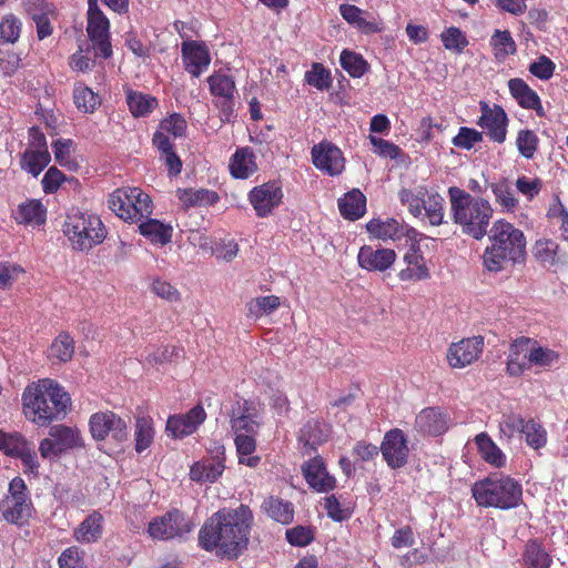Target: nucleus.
<instances>
[{
  "instance_id": "f257e3e1",
  "label": "nucleus",
  "mask_w": 568,
  "mask_h": 568,
  "mask_svg": "<svg viewBox=\"0 0 568 568\" xmlns=\"http://www.w3.org/2000/svg\"><path fill=\"white\" fill-rule=\"evenodd\" d=\"M253 515L248 506L214 513L199 531V544L227 559H236L247 548Z\"/></svg>"
},
{
  "instance_id": "0eeeda50",
  "label": "nucleus",
  "mask_w": 568,
  "mask_h": 568,
  "mask_svg": "<svg viewBox=\"0 0 568 568\" xmlns=\"http://www.w3.org/2000/svg\"><path fill=\"white\" fill-rule=\"evenodd\" d=\"M63 232L72 247L78 251H89L106 237V230L100 217L79 210H71L67 214Z\"/></svg>"
},
{
  "instance_id": "a18cd8bd",
  "label": "nucleus",
  "mask_w": 568,
  "mask_h": 568,
  "mask_svg": "<svg viewBox=\"0 0 568 568\" xmlns=\"http://www.w3.org/2000/svg\"><path fill=\"white\" fill-rule=\"evenodd\" d=\"M495 201L501 206L504 211L513 212L517 205L518 200L515 197L511 184L508 180L503 179L496 183L490 184Z\"/></svg>"
},
{
  "instance_id": "4d7b16f0",
  "label": "nucleus",
  "mask_w": 568,
  "mask_h": 568,
  "mask_svg": "<svg viewBox=\"0 0 568 568\" xmlns=\"http://www.w3.org/2000/svg\"><path fill=\"white\" fill-rule=\"evenodd\" d=\"M539 144L537 134L529 129L519 130L516 138V146L521 156L532 159Z\"/></svg>"
},
{
  "instance_id": "2f4dec72",
  "label": "nucleus",
  "mask_w": 568,
  "mask_h": 568,
  "mask_svg": "<svg viewBox=\"0 0 568 568\" xmlns=\"http://www.w3.org/2000/svg\"><path fill=\"white\" fill-rule=\"evenodd\" d=\"M47 210L38 200H28L18 205L13 219L19 224L41 225L45 222Z\"/></svg>"
},
{
  "instance_id": "774afa93",
  "label": "nucleus",
  "mask_w": 568,
  "mask_h": 568,
  "mask_svg": "<svg viewBox=\"0 0 568 568\" xmlns=\"http://www.w3.org/2000/svg\"><path fill=\"white\" fill-rule=\"evenodd\" d=\"M369 141L373 145L374 153L379 156L396 159L399 154V148L387 140L369 135Z\"/></svg>"
},
{
  "instance_id": "4be33fe9",
  "label": "nucleus",
  "mask_w": 568,
  "mask_h": 568,
  "mask_svg": "<svg viewBox=\"0 0 568 568\" xmlns=\"http://www.w3.org/2000/svg\"><path fill=\"white\" fill-rule=\"evenodd\" d=\"M205 417L204 408L201 405H196L185 415L169 417L166 430L175 438L191 435L205 420Z\"/></svg>"
},
{
  "instance_id": "a878e982",
  "label": "nucleus",
  "mask_w": 568,
  "mask_h": 568,
  "mask_svg": "<svg viewBox=\"0 0 568 568\" xmlns=\"http://www.w3.org/2000/svg\"><path fill=\"white\" fill-rule=\"evenodd\" d=\"M508 89L521 108L536 111L538 116H545L546 113L538 94L523 79H510Z\"/></svg>"
},
{
  "instance_id": "dca6fc26",
  "label": "nucleus",
  "mask_w": 568,
  "mask_h": 568,
  "mask_svg": "<svg viewBox=\"0 0 568 568\" xmlns=\"http://www.w3.org/2000/svg\"><path fill=\"white\" fill-rule=\"evenodd\" d=\"M282 197V189L276 182H267L255 186L248 193L250 203L260 217L271 214L280 205Z\"/></svg>"
},
{
  "instance_id": "864d4df0",
  "label": "nucleus",
  "mask_w": 568,
  "mask_h": 568,
  "mask_svg": "<svg viewBox=\"0 0 568 568\" xmlns=\"http://www.w3.org/2000/svg\"><path fill=\"white\" fill-rule=\"evenodd\" d=\"M73 99L77 108L84 113H92L101 103L98 94L82 84L74 88Z\"/></svg>"
},
{
  "instance_id": "6e6552de",
  "label": "nucleus",
  "mask_w": 568,
  "mask_h": 568,
  "mask_svg": "<svg viewBox=\"0 0 568 568\" xmlns=\"http://www.w3.org/2000/svg\"><path fill=\"white\" fill-rule=\"evenodd\" d=\"M109 207L123 221L136 222L152 214L150 196L139 187H122L110 194Z\"/></svg>"
},
{
  "instance_id": "a211bd4d",
  "label": "nucleus",
  "mask_w": 568,
  "mask_h": 568,
  "mask_svg": "<svg viewBox=\"0 0 568 568\" xmlns=\"http://www.w3.org/2000/svg\"><path fill=\"white\" fill-rule=\"evenodd\" d=\"M484 337L474 336L449 346L447 359L452 367L463 368L478 359L483 352Z\"/></svg>"
},
{
  "instance_id": "13d9d810",
  "label": "nucleus",
  "mask_w": 568,
  "mask_h": 568,
  "mask_svg": "<svg viewBox=\"0 0 568 568\" xmlns=\"http://www.w3.org/2000/svg\"><path fill=\"white\" fill-rule=\"evenodd\" d=\"M440 40L445 49L455 53H462L468 45L466 36L456 27H450L444 30L440 34Z\"/></svg>"
},
{
  "instance_id": "9d476101",
  "label": "nucleus",
  "mask_w": 568,
  "mask_h": 568,
  "mask_svg": "<svg viewBox=\"0 0 568 568\" xmlns=\"http://www.w3.org/2000/svg\"><path fill=\"white\" fill-rule=\"evenodd\" d=\"M195 524L179 509H172L162 516L153 518L148 527V532L153 539L169 540L183 538L191 532Z\"/></svg>"
},
{
  "instance_id": "1a4fd4ad",
  "label": "nucleus",
  "mask_w": 568,
  "mask_h": 568,
  "mask_svg": "<svg viewBox=\"0 0 568 568\" xmlns=\"http://www.w3.org/2000/svg\"><path fill=\"white\" fill-rule=\"evenodd\" d=\"M87 32L95 54L103 59L112 57V45L110 41V21L102 12L98 0H88Z\"/></svg>"
},
{
  "instance_id": "b1692460",
  "label": "nucleus",
  "mask_w": 568,
  "mask_h": 568,
  "mask_svg": "<svg viewBox=\"0 0 568 568\" xmlns=\"http://www.w3.org/2000/svg\"><path fill=\"white\" fill-rule=\"evenodd\" d=\"M406 267L398 273L400 281L417 282L429 278L430 274L425 258L415 244L404 255Z\"/></svg>"
},
{
  "instance_id": "09e8293b",
  "label": "nucleus",
  "mask_w": 568,
  "mask_h": 568,
  "mask_svg": "<svg viewBox=\"0 0 568 568\" xmlns=\"http://www.w3.org/2000/svg\"><path fill=\"white\" fill-rule=\"evenodd\" d=\"M490 44L494 49L495 58L498 60H505L517 50L516 43L508 30H495Z\"/></svg>"
},
{
  "instance_id": "603ef678",
  "label": "nucleus",
  "mask_w": 568,
  "mask_h": 568,
  "mask_svg": "<svg viewBox=\"0 0 568 568\" xmlns=\"http://www.w3.org/2000/svg\"><path fill=\"white\" fill-rule=\"evenodd\" d=\"M21 30V20L12 13L6 14L0 22V43H16L20 38Z\"/></svg>"
},
{
  "instance_id": "58836bf2",
  "label": "nucleus",
  "mask_w": 568,
  "mask_h": 568,
  "mask_svg": "<svg viewBox=\"0 0 568 568\" xmlns=\"http://www.w3.org/2000/svg\"><path fill=\"white\" fill-rule=\"evenodd\" d=\"M475 444L485 462L496 467L505 465V455L486 433L478 434L475 437Z\"/></svg>"
},
{
  "instance_id": "c03bdc74",
  "label": "nucleus",
  "mask_w": 568,
  "mask_h": 568,
  "mask_svg": "<svg viewBox=\"0 0 568 568\" xmlns=\"http://www.w3.org/2000/svg\"><path fill=\"white\" fill-rule=\"evenodd\" d=\"M126 103L129 105L130 112L135 118L146 116L158 105L155 98L134 91L128 92Z\"/></svg>"
},
{
  "instance_id": "39448f33",
  "label": "nucleus",
  "mask_w": 568,
  "mask_h": 568,
  "mask_svg": "<svg viewBox=\"0 0 568 568\" xmlns=\"http://www.w3.org/2000/svg\"><path fill=\"white\" fill-rule=\"evenodd\" d=\"M471 494L480 507L511 509L521 500V486L508 476H490L476 481Z\"/></svg>"
},
{
  "instance_id": "6ab92c4d",
  "label": "nucleus",
  "mask_w": 568,
  "mask_h": 568,
  "mask_svg": "<svg viewBox=\"0 0 568 568\" xmlns=\"http://www.w3.org/2000/svg\"><path fill=\"white\" fill-rule=\"evenodd\" d=\"M396 252L386 247L364 245L357 254L358 265L369 272H385L396 261Z\"/></svg>"
},
{
  "instance_id": "2eb2a0df",
  "label": "nucleus",
  "mask_w": 568,
  "mask_h": 568,
  "mask_svg": "<svg viewBox=\"0 0 568 568\" xmlns=\"http://www.w3.org/2000/svg\"><path fill=\"white\" fill-rule=\"evenodd\" d=\"M312 162L316 169L331 175H339L345 169V159L342 151L328 141L315 144L311 151Z\"/></svg>"
},
{
  "instance_id": "72a5a7b5",
  "label": "nucleus",
  "mask_w": 568,
  "mask_h": 568,
  "mask_svg": "<svg viewBox=\"0 0 568 568\" xmlns=\"http://www.w3.org/2000/svg\"><path fill=\"white\" fill-rule=\"evenodd\" d=\"M534 257L545 266H556L561 263L560 246L552 239H538L532 245Z\"/></svg>"
},
{
  "instance_id": "bf43d9fd",
  "label": "nucleus",
  "mask_w": 568,
  "mask_h": 568,
  "mask_svg": "<svg viewBox=\"0 0 568 568\" xmlns=\"http://www.w3.org/2000/svg\"><path fill=\"white\" fill-rule=\"evenodd\" d=\"M280 306V298L274 295L261 296L252 300L247 304L248 314L254 317H261L270 314Z\"/></svg>"
},
{
  "instance_id": "9b49d317",
  "label": "nucleus",
  "mask_w": 568,
  "mask_h": 568,
  "mask_svg": "<svg viewBox=\"0 0 568 568\" xmlns=\"http://www.w3.org/2000/svg\"><path fill=\"white\" fill-rule=\"evenodd\" d=\"M89 426L95 440L111 439L121 445L129 439L128 422L111 410L98 412L91 415Z\"/></svg>"
},
{
  "instance_id": "7c9ffc66",
  "label": "nucleus",
  "mask_w": 568,
  "mask_h": 568,
  "mask_svg": "<svg viewBox=\"0 0 568 568\" xmlns=\"http://www.w3.org/2000/svg\"><path fill=\"white\" fill-rule=\"evenodd\" d=\"M328 435L329 428L325 423L310 419L300 429L298 440L305 448L313 450L317 445L324 443Z\"/></svg>"
},
{
  "instance_id": "412c9836",
  "label": "nucleus",
  "mask_w": 568,
  "mask_h": 568,
  "mask_svg": "<svg viewBox=\"0 0 568 568\" xmlns=\"http://www.w3.org/2000/svg\"><path fill=\"white\" fill-rule=\"evenodd\" d=\"M303 476L311 488L318 493H327L336 486V479L329 475L323 459L314 457L302 466Z\"/></svg>"
},
{
  "instance_id": "f03ea898",
  "label": "nucleus",
  "mask_w": 568,
  "mask_h": 568,
  "mask_svg": "<svg viewBox=\"0 0 568 568\" xmlns=\"http://www.w3.org/2000/svg\"><path fill=\"white\" fill-rule=\"evenodd\" d=\"M488 245L483 254L484 267L491 273H498L508 265L520 264L526 257V236L508 221L500 219L493 223L489 230Z\"/></svg>"
},
{
  "instance_id": "393cba45",
  "label": "nucleus",
  "mask_w": 568,
  "mask_h": 568,
  "mask_svg": "<svg viewBox=\"0 0 568 568\" xmlns=\"http://www.w3.org/2000/svg\"><path fill=\"white\" fill-rule=\"evenodd\" d=\"M3 518L16 525H23L32 516L33 507L29 497H6L0 503Z\"/></svg>"
},
{
  "instance_id": "f8f14e48",
  "label": "nucleus",
  "mask_w": 568,
  "mask_h": 568,
  "mask_svg": "<svg viewBox=\"0 0 568 568\" xmlns=\"http://www.w3.org/2000/svg\"><path fill=\"white\" fill-rule=\"evenodd\" d=\"M263 407L260 403L239 398L232 406L229 417L234 434H257L262 426Z\"/></svg>"
},
{
  "instance_id": "cd10ccee",
  "label": "nucleus",
  "mask_w": 568,
  "mask_h": 568,
  "mask_svg": "<svg viewBox=\"0 0 568 568\" xmlns=\"http://www.w3.org/2000/svg\"><path fill=\"white\" fill-rule=\"evenodd\" d=\"M103 516L99 511H92L73 531V537L82 544L98 541L103 532Z\"/></svg>"
},
{
  "instance_id": "c9c22d12",
  "label": "nucleus",
  "mask_w": 568,
  "mask_h": 568,
  "mask_svg": "<svg viewBox=\"0 0 568 568\" xmlns=\"http://www.w3.org/2000/svg\"><path fill=\"white\" fill-rule=\"evenodd\" d=\"M224 471V464L221 459L203 460L193 464L190 469V478L199 483H214Z\"/></svg>"
},
{
  "instance_id": "3c124183",
  "label": "nucleus",
  "mask_w": 568,
  "mask_h": 568,
  "mask_svg": "<svg viewBox=\"0 0 568 568\" xmlns=\"http://www.w3.org/2000/svg\"><path fill=\"white\" fill-rule=\"evenodd\" d=\"M54 159L61 165L67 168L70 171H77L79 168V163L77 159L72 155L73 151V142L72 140H57L52 144Z\"/></svg>"
},
{
  "instance_id": "69168bd1",
  "label": "nucleus",
  "mask_w": 568,
  "mask_h": 568,
  "mask_svg": "<svg viewBox=\"0 0 568 568\" xmlns=\"http://www.w3.org/2000/svg\"><path fill=\"white\" fill-rule=\"evenodd\" d=\"M526 422L521 416L517 414L504 415L499 423L500 434L506 438H511L516 433H521Z\"/></svg>"
},
{
  "instance_id": "e433bc0d",
  "label": "nucleus",
  "mask_w": 568,
  "mask_h": 568,
  "mask_svg": "<svg viewBox=\"0 0 568 568\" xmlns=\"http://www.w3.org/2000/svg\"><path fill=\"white\" fill-rule=\"evenodd\" d=\"M341 16L351 24L357 27L364 33L379 31L375 21L366 19V12L354 4L343 3L339 6Z\"/></svg>"
},
{
  "instance_id": "20e7f679",
  "label": "nucleus",
  "mask_w": 568,
  "mask_h": 568,
  "mask_svg": "<svg viewBox=\"0 0 568 568\" xmlns=\"http://www.w3.org/2000/svg\"><path fill=\"white\" fill-rule=\"evenodd\" d=\"M449 216L462 232L475 240L487 234L494 209L490 202L481 196H474L458 186L448 189Z\"/></svg>"
},
{
  "instance_id": "ea45409f",
  "label": "nucleus",
  "mask_w": 568,
  "mask_h": 568,
  "mask_svg": "<svg viewBox=\"0 0 568 568\" xmlns=\"http://www.w3.org/2000/svg\"><path fill=\"white\" fill-rule=\"evenodd\" d=\"M140 233L151 242L165 245L171 242L172 227L159 220L149 219L139 225Z\"/></svg>"
},
{
  "instance_id": "c85d7f7f",
  "label": "nucleus",
  "mask_w": 568,
  "mask_h": 568,
  "mask_svg": "<svg viewBox=\"0 0 568 568\" xmlns=\"http://www.w3.org/2000/svg\"><path fill=\"white\" fill-rule=\"evenodd\" d=\"M526 568H550L552 557L545 546L537 539H529L521 555Z\"/></svg>"
},
{
  "instance_id": "052dcab7",
  "label": "nucleus",
  "mask_w": 568,
  "mask_h": 568,
  "mask_svg": "<svg viewBox=\"0 0 568 568\" xmlns=\"http://www.w3.org/2000/svg\"><path fill=\"white\" fill-rule=\"evenodd\" d=\"M305 81L318 90H326L332 84L329 71L321 63L312 65V69L305 73Z\"/></svg>"
},
{
  "instance_id": "a19ab883",
  "label": "nucleus",
  "mask_w": 568,
  "mask_h": 568,
  "mask_svg": "<svg viewBox=\"0 0 568 568\" xmlns=\"http://www.w3.org/2000/svg\"><path fill=\"white\" fill-rule=\"evenodd\" d=\"M263 510L275 521L287 525L293 520L294 509L291 503L270 497L262 504Z\"/></svg>"
},
{
  "instance_id": "49530a36",
  "label": "nucleus",
  "mask_w": 568,
  "mask_h": 568,
  "mask_svg": "<svg viewBox=\"0 0 568 568\" xmlns=\"http://www.w3.org/2000/svg\"><path fill=\"white\" fill-rule=\"evenodd\" d=\"M74 354V341L69 333L62 332L52 342L49 349V357L59 362H69Z\"/></svg>"
},
{
  "instance_id": "f3484780",
  "label": "nucleus",
  "mask_w": 568,
  "mask_h": 568,
  "mask_svg": "<svg viewBox=\"0 0 568 568\" xmlns=\"http://www.w3.org/2000/svg\"><path fill=\"white\" fill-rule=\"evenodd\" d=\"M181 55L184 69L194 78H199L206 71L211 63L210 51L204 42L194 40L182 42Z\"/></svg>"
},
{
  "instance_id": "4468645a",
  "label": "nucleus",
  "mask_w": 568,
  "mask_h": 568,
  "mask_svg": "<svg viewBox=\"0 0 568 568\" xmlns=\"http://www.w3.org/2000/svg\"><path fill=\"white\" fill-rule=\"evenodd\" d=\"M481 115L477 124L485 130L486 134L496 143H504L507 136L508 116L505 110L494 104L490 106L487 102H480Z\"/></svg>"
},
{
  "instance_id": "680f3d73",
  "label": "nucleus",
  "mask_w": 568,
  "mask_h": 568,
  "mask_svg": "<svg viewBox=\"0 0 568 568\" xmlns=\"http://www.w3.org/2000/svg\"><path fill=\"white\" fill-rule=\"evenodd\" d=\"M27 444L28 442L20 434H7L0 430V449L7 455L18 457Z\"/></svg>"
},
{
  "instance_id": "37998d69",
  "label": "nucleus",
  "mask_w": 568,
  "mask_h": 568,
  "mask_svg": "<svg viewBox=\"0 0 568 568\" xmlns=\"http://www.w3.org/2000/svg\"><path fill=\"white\" fill-rule=\"evenodd\" d=\"M51 160L50 153L47 149L42 150H31L28 149L24 151L21 168L32 174L33 176H38L42 170L49 164Z\"/></svg>"
},
{
  "instance_id": "79ce46f5",
  "label": "nucleus",
  "mask_w": 568,
  "mask_h": 568,
  "mask_svg": "<svg viewBox=\"0 0 568 568\" xmlns=\"http://www.w3.org/2000/svg\"><path fill=\"white\" fill-rule=\"evenodd\" d=\"M49 434L55 440L61 452L81 447L83 445L79 432L64 425L52 426L49 430Z\"/></svg>"
},
{
  "instance_id": "8fccbe9b",
  "label": "nucleus",
  "mask_w": 568,
  "mask_h": 568,
  "mask_svg": "<svg viewBox=\"0 0 568 568\" xmlns=\"http://www.w3.org/2000/svg\"><path fill=\"white\" fill-rule=\"evenodd\" d=\"M135 450L142 453L153 442L154 428L153 420L150 417H139L135 422Z\"/></svg>"
},
{
  "instance_id": "4c0bfd02",
  "label": "nucleus",
  "mask_w": 568,
  "mask_h": 568,
  "mask_svg": "<svg viewBox=\"0 0 568 568\" xmlns=\"http://www.w3.org/2000/svg\"><path fill=\"white\" fill-rule=\"evenodd\" d=\"M428 195L426 186L418 185L414 189H402L398 192L399 201L407 206L409 213L415 217L423 216V206Z\"/></svg>"
},
{
  "instance_id": "0e129e2a",
  "label": "nucleus",
  "mask_w": 568,
  "mask_h": 568,
  "mask_svg": "<svg viewBox=\"0 0 568 568\" xmlns=\"http://www.w3.org/2000/svg\"><path fill=\"white\" fill-rule=\"evenodd\" d=\"M480 141H483V133L466 126H462L457 135L453 138V144L465 150L471 149Z\"/></svg>"
},
{
  "instance_id": "de8ad7c7",
  "label": "nucleus",
  "mask_w": 568,
  "mask_h": 568,
  "mask_svg": "<svg viewBox=\"0 0 568 568\" xmlns=\"http://www.w3.org/2000/svg\"><path fill=\"white\" fill-rule=\"evenodd\" d=\"M423 215L433 226L444 223L445 216V199L437 192L428 193L425 206H423Z\"/></svg>"
},
{
  "instance_id": "7ed1b4c3",
  "label": "nucleus",
  "mask_w": 568,
  "mask_h": 568,
  "mask_svg": "<svg viewBox=\"0 0 568 568\" xmlns=\"http://www.w3.org/2000/svg\"><path fill=\"white\" fill-rule=\"evenodd\" d=\"M22 403L28 419L38 426H47L64 417L71 399L55 381L43 378L26 387Z\"/></svg>"
},
{
  "instance_id": "5fc2aeb1",
  "label": "nucleus",
  "mask_w": 568,
  "mask_h": 568,
  "mask_svg": "<svg viewBox=\"0 0 568 568\" xmlns=\"http://www.w3.org/2000/svg\"><path fill=\"white\" fill-rule=\"evenodd\" d=\"M339 61L342 68L353 78H361L368 70V63L364 58L352 51L344 50Z\"/></svg>"
},
{
  "instance_id": "ddd939ff",
  "label": "nucleus",
  "mask_w": 568,
  "mask_h": 568,
  "mask_svg": "<svg viewBox=\"0 0 568 568\" xmlns=\"http://www.w3.org/2000/svg\"><path fill=\"white\" fill-rule=\"evenodd\" d=\"M384 460L392 469L402 468L407 464L409 447L404 432L399 428L388 430L381 444Z\"/></svg>"
},
{
  "instance_id": "f704fd0d",
  "label": "nucleus",
  "mask_w": 568,
  "mask_h": 568,
  "mask_svg": "<svg viewBox=\"0 0 568 568\" xmlns=\"http://www.w3.org/2000/svg\"><path fill=\"white\" fill-rule=\"evenodd\" d=\"M176 196L185 207L213 205L220 196L207 189H178Z\"/></svg>"
},
{
  "instance_id": "338daca9",
  "label": "nucleus",
  "mask_w": 568,
  "mask_h": 568,
  "mask_svg": "<svg viewBox=\"0 0 568 568\" xmlns=\"http://www.w3.org/2000/svg\"><path fill=\"white\" fill-rule=\"evenodd\" d=\"M555 63L546 55H540L529 65V72L540 79L549 80L555 71Z\"/></svg>"
},
{
  "instance_id": "6e6d98bb",
  "label": "nucleus",
  "mask_w": 568,
  "mask_h": 568,
  "mask_svg": "<svg viewBox=\"0 0 568 568\" xmlns=\"http://www.w3.org/2000/svg\"><path fill=\"white\" fill-rule=\"evenodd\" d=\"M521 434L525 436V440L532 449H539L547 444V432L546 429L535 422L528 419L525 427H523Z\"/></svg>"
},
{
  "instance_id": "473e14b6",
  "label": "nucleus",
  "mask_w": 568,
  "mask_h": 568,
  "mask_svg": "<svg viewBox=\"0 0 568 568\" xmlns=\"http://www.w3.org/2000/svg\"><path fill=\"white\" fill-rule=\"evenodd\" d=\"M338 209L345 219L358 220L366 211V196L358 189H353L338 200Z\"/></svg>"
},
{
  "instance_id": "423d86ee",
  "label": "nucleus",
  "mask_w": 568,
  "mask_h": 568,
  "mask_svg": "<svg viewBox=\"0 0 568 568\" xmlns=\"http://www.w3.org/2000/svg\"><path fill=\"white\" fill-rule=\"evenodd\" d=\"M559 361V354L548 347H542L529 337L515 339L508 353L506 371L510 376L518 377L532 366L551 367Z\"/></svg>"
},
{
  "instance_id": "bb28decb",
  "label": "nucleus",
  "mask_w": 568,
  "mask_h": 568,
  "mask_svg": "<svg viewBox=\"0 0 568 568\" xmlns=\"http://www.w3.org/2000/svg\"><path fill=\"white\" fill-rule=\"evenodd\" d=\"M367 232L382 241H397L407 234V226L395 219L372 220L366 225Z\"/></svg>"
},
{
  "instance_id": "aec40b11",
  "label": "nucleus",
  "mask_w": 568,
  "mask_h": 568,
  "mask_svg": "<svg viewBox=\"0 0 568 568\" xmlns=\"http://www.w3.org/2000/svg\"><path fill=\"white\" fill-rule=\"evenodd\" d=\"M210 91L213 95L220 98L222 119L229 120L233 113V99L235 93V82L233 78L223 72H215L207 78Z\"/></svg>"
},
{
  "instance_id": "c756f323",
  "label": "nucleus",
  "mask_w": 568,
  "mask_h": 568,
  "mask_svg": "<svg viewBox=\"0 0 568 568\" xmlns=\"http://www.w3.org/2000/svg\"><path fill=\"white\" fill-rule=\"evenodd\" d=\"M231 174L236 179H247L257 171L255 154L250 148L236 150L229 163Z\"/></svg>"
},
{
  "instance_id": "e2e57ef3",
  "label": "nucleus",
  "mask_w": 568,
  "mask_h": 568,
  "mask_svg": "<svg viewBox=\"0 0 568 568\" xmlns=\"http://www.w3.org/2000/svg\"><path fill=\"white\" fill-rule=\"evenodd\" d=\"M186 128L187 124L185 119L179 113L171 114L160 123V131L165 134L169 133L173 138L183 136L186 132Z\"/></svg>"
},
{
  "instance_id": "5701e85b",
  "label": "nucleus",
  "mask_w": 568,
  "mask_h": 568,
  "mask_svg": "<svg viewBox=\"0 0 568 568\" xmlns=\"http://www.w3.org/2000/svg\"><path fill=\"white\" fill-rule=\"evenodd\" d=\"M415 428L419 433L438 436L448 429V417L440 408L428 407L416 416Z\"/></svg>"
}]
</instances>
